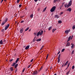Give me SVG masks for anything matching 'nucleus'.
<instances>
[{
    "label": "nucleus",
    "mask_w": 75,
    "mask_h": 75,
    "mask_svg": "<svg viewBox=\"0 0 75 75\" xmlns=\"http://www.w3.org/2000/svg\"><path fill=\"white\" fill-rule=\"evenodd\" d=\"M69 64H70L69 63L68 64V67H69Z\"/></svg>",
    "instance_id": "obj_51"
},
{
    "label": "nucleus",
    "mask_w": 75,
    "mask_h": 75,
    "mask_svg": "<svg viewBox=\"0 0 75 75\" xmlns=\"http://www.w3.org/2000/svg\"><path fill=\"white\" fill-rule=\"evenodd\" d=\"M19 58H17L15 62L16 64H17V62L18 61V60H19Z\"/></svg>",
    "instance_id": "obj_15"
},
{
    "label": "nucleus",
    "mask_w": 75,
    "mask_h": 75,
    "mask_svg": "<svg viewBox=\"0 0 75 75\" xmlns=\"http://www.w3.org/2000/svg\"><path fill=\"white\" fill-rule=\"evenodd\" d=\"M58 22L59 24H61V23H62V21H59Z\"/></svg>",
    "instance_id": "obj_26"
},
{
    "label": "nucleus",
    "mask_w": 75,
    "mask_h": 75,
    "mask_svg": "<svg viewBox=\"0 0 75 75\" xmlns=\"http://www.w3.org/2000/svg\"><path fill=\"white\" fill-rule=\"evenodd\" d=\"M29 29V27L26 30H25V31H27Z\"/></svg>",
    "instance_id": "obj_33"
},
{
    "label": "nucleus",
    "mask_w": 75,
    "mask_h": 75,
    "mask_svg": "<svg viewBox=\"0 0 75 75\" xmlns=\"http://www.w3.org/2000/svg\"><path fill=\"white\" fill-rule=\"evenodd\" d=\"M64 7H65L66 8H67H67H68V7H69V6H68V5H67V4H66L64 5Z\"/></svg>",
    "instance_id": "obj_10"
},
{
    "label": "nucleus",
    "mask_w": 75,
    "mask_h": 75,
    "mask_svg": "<svg viewBox=\"0 0 75 75\" xmlns=\"http://www.w3.org/2000/svg\"><path fill=\"white\" fill-rule=\"evenodd\" d=\"M41 38H40L38 39H37L36 40V41H41Z\"/></svg>",
    "instance_id": "obj_22"
},
{
    "label": "nucleus",
    "mask_w": 75,
    "mask_h": 75,
    "mask_svg": "<svg viewBox=\"0 0 75 75\" xmlns=\"http://www.w3.org/2000/svg\"><path fill=\"white\" fill-rule=\"evenodd\" d=\"M30 18H33V14H31L30 16Z\"/></svg>",
    "instance_id": "obj_27"
},
{
    "label": "nucleus",
    "mask_w": 75,
    "mask_h": 75,
    "mask_svg": "<svg viewBox=\"0 0 75 75\" xmlns=\"http://www.w3.org/2000/svg\"><path fill=\"white\" fill-rule=\"evenodd\" d=\"M71 45H72L71 46V48H73V47H74V45L72 43L71 44Z\"/></svg>",
    "instance_id": "obj_19"
},
{
    "label": "nucleus",
    "mask_w": 75,
    "mask_h": 75,
    "mask_svg": "<svg viewBox=\"0 0 75 75\" xmlns=\"http://www.w3.org/2000/svg\"><path fill=\"white\" fill-rule=\"evenodd\" d=\"M37 72H36V73H35V74H37Z\"/></svg>",
    "instance_id": "obj_64"
},
{
    "label": "nucleus",
    "mask_w": 75,
    "mask_h": 75,
    "mask_svg": "<svg viewBox=\"0 0 75 75\" xmlns=\"http://www.w3.org/2000/svg\"><path fill=\"white\" fill-rule=\"evenodd\" d=\"M44 47V46H43L41 48H40V50H41L42 49V48H43V47Z\"/></svg>",
    "instance_id": "obj_38"
},
{
    "label": "nucleus",
    "mask_w": 75,
    "mask_h": 75,
    "mask_svg": "<svg viewBox=\"0 0 75 75\" xmlns=\"http://www.w3.org/2000/svg\"><path fill=\"white\" fill-rule=\"evenodd\" d=\"M71 36H70L69 37L68 39V40L67 41H69L70 40H71Z\"/></svg>",
    "instance_id": "obj_17"
},
{
    "label": "nucleus",
    "mask_w": 75,
    "mask_h": 75,
    "mask_svg": "<svg viewBox=\"0 0 75 75\" xmlns=\"http://www.w3.org/2000/svg\"><path fill=\"white\" fill-rule=\"evenodd\" d=\"M74 50H73L71 53V54H72H72H74Z\"/></svg>",
    "instance_id": "obj_30"
},
{
    "label": "nucleus",
    "mask_w": 75,
    "mask_h": 75,
    "mask_svg": "<svg viewBox=\"0 0 75 75\" xmlns=\"http://www.w3.org/2000/svg\"><path fill=\"white\" fill-rule=\"evenodd\" d=\"M20 33L21 34L23 33V28L21 29L20 30Z\"/></svg>",
    "instance_id": "obj_12"
},
{
    "label": "nucleus",
    "mask_w": 75,
    "mask_h": 75,
    "mask_svg": "<svg viewBox=\"0 0 75 75\" xmlns=\"http://www.w3.org/2000/svg\"><path fill=\"white\" fill-rule=\"evenodd\" d=\"M47 70H48V69H46V71H47Z\"/></svg>",
    "instance_id": "obj_58"
},
{
    "label": "nucleus",
    "mask_w": 75,
    "mask_h": 75,
    "mask_svg": "<svg viewBox=\"0 0 75 75\" xmlns=\"http://www.w3.org/2000/svg\"><path fill=\"white\" fill-rule=\"evenodd\" d=\"M18 65V64H16L14 66L15 68H16L17 67Z\"/></svg>",
    "instance_id": "obj_18"
},
{
    "label": "nucleus",
    "mask_w": 75,
    "mask_h": 75,
    "mask_svg": "<svg viewBox=\"0 0 75 75\" xmlns=\"http://www.w3.org/2000/svg\"><path fill=\"white\" fill-rule=\"evenodd\" d=\"M59 62H60V59H58L57 62L58 63H59Z\"/></svg>",
    "instance_id": "obj_24"
},
{
    "label": "nucleus",
    "mask_w": 75,
    "mask_h": 75,
    "mask_svg": "<svg viewBox=\"0 0 75 75\" xmlns=\"http://www.w3.org/2000/svg\"><path fill=\"white\" fill-rule=\"evenodd\" d=\"M34 0L35 2H37V1H38V0Z\"/></svg>",
    "instance_id": "obj_48"
},
{
    "label": "nucleus",
    "mask_w": 75,
    "mask_h": 75,
    "mask_svg": "<svg viewBox=\"0 0 75 75\" xmlns=\"http://www.w3.org/2000/svg\"><path fill=\"white\" fill-rule=\"evenodd\" d=\"M25 9L26 10H27V9L26 8H25Z\"/></svg>",
    "instance_id": "obj_56"
},
{
    "label": "nucleus",
    "mask_w": 75,
    "mask_h": 75,
    "mask_svg": "<svg viewBox=\"0 0 75 75\" xmlns=\"http://www.w3.org/2000/svg\"><path fill=\"white\" fill-rule=\"evenodd\" d=\"M55 8H56V7L54 6L50 10L51 12H54L55 10Z\"/></svg>",
    "instance_id": "obj_3"
},
{
    "label": "nucleus",
    "mask_w": 75,
    "mask_h": 75,
    "mask_svg": "<svg viewBox=\"0 0 75 75\" xmlns=\"http://www.w3.org/2000/svg\"><path fill=\"white\" fill-rule=\"evenodd\" d=\"M56 30H57L56 28L53 29L52 31V33H54V31Z\"/></svg>",
    "instance_id": "obj_20"
},
{
    "label": "nucleus",
    "mask_w": 75,
    "mask_h": 75,
    "mask_svg": "<svg viewBox=\"0 0 75 75\" xmlns=\"http://www.w3.org/2000/svg\"><path fill=\"white\" fill-rule=\"evenodd\" d=\"M17 71V69H16V70H15V72H16V71Z\"/></svg>",
    "instance_id": "obj_53"
},
{
    "label": "nucleus",
    "mask_w": 75,
    "mask_h": 75,
    "mask_svg": "<svg viewBox=\"0 0 75 75\" xmlns=\"http://www.w3.org/2000/svg\"><path fill=\"white\" fill-rule=\"evenodd\" d=\"M61 6L60 7V9H61Z\"/></svg>",
    "instance_id": "obj_62"
},
{
    "label": "nucleus",
    "mask_w": 75,
    "mask_h": 75,
    "mask_svg": "<svg viewBox=\"0 0 75 75\" xmlns=\"http://www.w3.org/2000/svg\"><path fill=\"white\" fill-rule=\"evenodd\" d=\"M46 9H47V8L46 7L43 10V11H45L46 10Z\"/></svg>",
    "instance_id": "obj_32"
},
{
    "label": "nucleus",
    "mask_w": 75,
    "mask_h": 75,
    "mask_svg": "<svg viewBox=\"0 0 75 75\" xmlns=\"http://www.w3.org/2000/svg\"><path fill=\"white\" fill-rule=\"evenodd\" d=\"M75 28V25H73V26H72V29L73 30H74Z\"/></svg>",
    "instance_id": "obj_23"
},
{
    "label": "nucleus",
    "mask_w": 75,
    "mask_h": 75,
    "mask_svg": "<svg viewBox=\"0 0 75 75\" xmlns=\"http://www.w3.org/2000/svg\"><path fill=\"white\" fill-rule=\"evenodd\" d=\"M54 75H57V74H54Z\"/></svg>",
    "instance_id": "obj_57"
},
{
    "label": "nucleus",
    "mask_w": 75,
    "mask_h": 75,
    "mask_svg": "<svg viewBox=\"0 0 75 75\" xmlns=\"http://www.w3.org/2000/svg\"><path fill=\"white\" fill-rule=\"evenodd\" d=\"M72 1L71 0H70L68 4V6L70 7L72 5Z\"/></svg>",
    "instance_id": "obj_4"
},
{
    "label": "nucleus",
    "mask_w": 75,
    "mask_h": 75,
    "mask_svg": "<svg viewBox=\"0 0 75 75\" xmlns=\"http://www.w3.org/2000/svg\"><path fill=\"white\" fill-rule=\"evenodd\" d=\"M8 20V18H6V19L5 20V21H4L3 23H1V25H3L6 23Z\"/></svg>",
    "instance_id": "obj_2"
},
{
    "label": "nucleus",
    "mask_w": 75,
    "mask_h": 75,
    "mask_svg": "<svg viewBox=\"0 0 75 75\" xmlns=\"http://www.w3.org/2000/svg\"><path fill=\"white\" fill-rule=\"evenodd\" d=\"M16 63H15V62L13 63V64H12L11 65V66L12 67H14V65H16Z\"/></svg>",
    "instance_id": "obj_16"
},
{
    "label": "nucleus",
    "mask_w": 75,
    "mask_h": 75,
    "mask_svg": "<svg viewBox=\"0 0 75 75\" xmlns=\"http://www.w3.org/2000/svg\"><path fill=\"white\" fill-rule=\"evenodd\" d=\"M13 61V59H11V60H10L9 61L10 62H11V61Z\"/></svg>",
    "instance_id": "obj_41"
},
{
    "label": "nucleus",
    "mask_w": 75,
    "mask_h": 75,
    "mask_svg": "<svg viewBox=\"0 0 75 75\" xmlns=\"http://www.w3.org/2000/svg\"><path fill=\"white\" fill-rule=\"evenodd\" d=\"M60 57H61V54H59L58 57V59H60Z\"/></svg>",
    "instance_id": "obj_25"
},
{
    "label": "nucleus",
    "mask_w": 75,
    "mask_h": 75,
    "mask_svg": "<svg viewBox=\"0 0 75 75\" xmlns=\"http://www.w3.org/2000/svg\"><path fill=\"white\" fill-rule=\"evenodd\" d=\"M51 28H52V27H51V26L49 27L48 29L49 31H50V30H51Z\"/></svg>",
    "instance_id": "obj_28"
},
{
    "label": "nucleus",
    "mask_w": 75,
    "mask_h": 75,
    "mask_svg": "<svg viewBox=\"0 0 75 75\" xmlns=\"http://www.w3.org/2000/svg\"><path fill=\"white\" fill-rule=\"evenodd\" d=\"M74 68H75V66H73L72 67V69H74Z\"/></svg>",
    "instance_id": "obj_37"
},
{
    "label": "nucleus",
    "mask_w": 75,
    "mask_h": 75,
    "mask_svg": "<svg viewBox=\"0 0 75 75\" xmlns=\"http://www.w3.org/2000/svg\"><path fill=\"white\" fill-rule=\"evenodd\" d=\"M64 51H65V49H63L62 50V52H64Z\"/></svg>",
    "instance_id": "obj_35"
},
{
    "label": "nucleus",
    "mask_w": 75,
    "mask_h": 75,
    "mask_svg": "<svg viewBox=\"0 0 75 75\" xmlns=\"http://www.w3.org/2000/svg\"><path fill=\"white\" fill-rule=\"evenodd\" d=\"M38 11H40V9H38Z\"/></svg>",
    "instance_id": "obj_54"
},
{
    "label": "nucleus",
    "mask_w": 75,
    "mask_h": 75,
    "mask_svg": "<svg viewBox=\"0 0 75 75\" xmlns=\"http://www.w3.org/2000/svg\"><path fill=\"white\" fill-rule=\"evenodd\" d=\"M69 45H70V43L69 42H68L67 43L66 45V47H69Z\"/></svg>",
    "instance_id": "obj_11"
},
{
    "label": "nucleus",
    "mask_w": 75,
    "mask_h": 75,
    "mask_svg": "<svg viewBox=\"0 0 75 75\" xmlns=\"http://www.w3.org/2000/svg\"><path fill=\"white\" fill-rule=\"evenodd\" d=\"M50 69H52V67H50Z\"/></svg>",
    "instance_id": "obj_59"
},
{
    "label": "nucleus",
    "mask_w": 75,
    "mask_h": 75,
    "mask_svg": "<svg viewBox=\"0 0 75 75\" xmlns=\"http://www.w3.org/2000/svg\"><path fill=\"white\" fill-rule=\"evenodd\" d=\"M29 48H30V45H28L26 46L25 48V50H28V49H29Z\"/></svg>",
    "instance_id": "obj_8"
},
{
    "label": "nucleus",
    "mask_w": 75,
    "mask_h": 75,
    "mask_svg": "<svg viewBox=\"0 0 75 75\" xmlns=\"http://www.w3.org/2000/svg\"><path fill=\"white\" fill-rule=\"evenodd\" d=\"M37 33H34V34L35 35H37Z\"/></svg>",
    "instance_id": "obj_40"
},
{
    "label": "nucleus",
    "mask_w": 75,
    "mask_h": 75,
    "mask_svg": "<svg viewBox=\"0 0 75 75\" xmlns=\"http://www.w3.org/2000/svg\"><path fill=\"white\" fill-rule=\"evenodd\" d=\"M35 38H36V37H35L34 39Z\"/></svg>",
    "instance_id": "obj_63"
},
{
    "label": "nucleus",
    "mask_w": 75,
    "mask_h": 75,
    "mask_svg": "<svg viewBox=\"0 0 75 75\" xmlns=\"http://www.w3.org/2000/svg\"><path fill=\"white\" fill-rule=\"evenodd\" d=\"M29 31H31V29L29 30Z\"/></svg>",
    "instance_id": "obj_55"
},
{
    "label": "nucleus",
    "mask_w": 75,
    "mask_h": 75,
    "mask_svg": "<svg viewBox=\"0 0 75 75\" xmlns=\"http://www.w3.org/2000/svg\"><path fill=\"white\" fill-rule=\"evenodd\" d=\"M69 72H70V71H69L67 72L66 73V75H68V74H69Z\"/></svg>",
    "instance_id": "obj_29"
},
{
    "label": "nucleus",
    "mask_w": 75,
    "mask_h": 75,
    "mask_svg": "<svg viewBox=\"0 0 75 75\" xmlns=\"http://www.w3.org/2000/svg\"><path fill=\"white\" fill-rule=\"evenodd\" d=\"M59 53H60V51L59 52H58L57 53V54L58 55V54H59Z\"/></svg>",
    "instance_id": "obj_50"
},
{
    "label": "nucleus",
    "mask_w": 75,
    "mask_h": 75,
    "mask_svg": "<svg viewBox=\"0 0 75 75\" xmlns=\"http://www.w3.org/2000/svg\"><path fill=\"white\" fill-rule=\"evenodd\" d=\"M24 71H25V69H23V70L22 71V72H24Z\"/></svg>",
    "instance_id": "obj_46"
},
{
    "label": "nucleus",
    "mask_w": 75,
    "mask_h": 75,
    "mask_svg": "<svg viewBox=\"0 0 75 75\" xmlns=\"http://www.w3.org/2000/svg\"><path fill=\"white\" fill-rule=\"evenodd\" d=\"M31 64H30L29 65H28V68H30V67H31Z\"/></svg>",
    "instance_id": "obj_31"
},
{
    "label": "nucleus",
    "mask_w": 75,
    "mask_h": 75,
    "mask_svg": "<svg viewBox=\"0 0 75 75\" xmlns=\"http://www.w3.org/2000/svg\"><path fill=\"white\" fill-rule=\"evenodd\" d=\"M9 26H10V24H8L6 26L5 28V30H7L8 28L9 27Z\"/></svg>",
    "instance_id": "obj_6"
},
{
    "label": "nucleus",
    "mask_w": 75,
    "mask_h": 75,
    "mask_svg": "<svg viewBox=\"0 0 75 75\" xmlns=\"http://www.w3.org/2000/svg\"><path fill=\"white\" fill-rule=\"evenodd\" d=\"M63 13H64V12H61L60 14V16H61V15H62Z\"/></svg>",
    "instance_id": "obj_44"
},
{
    "label": "nucleus",
    "mask_w": 75,
    "mask_h": 75,
    "mask_svg": "<svg viewBox=\"0 0 75 75\" xmlns=\"http://www.w3.org/2000/svg\"><path fill=\"white\" fill-rule=\"evenodd\" d=\"M42 34H43V31H41V32L40 31L37 33V37H38L39 35L41 36Z\"/></svg>",
    "instance_id": "obj_1"
},
{
    "label": "nucleus",
    "mask_w": 75,
    "mask_h": 75,
    "mask_svg": "<svg viewBox=\"0 0 75 75\" xmlns=\"http://www.w3.org/2000/svg\"><path fill=\"white\" fill-rule=\"evenodd\" d=\"M4 31V29H3L2 30H1V31L2 32H3Z\"/></svg>",
    "instance_id": "obj_43"
},
{
    "label": "nucleus",
    "mask_w": 75,
    "mask_h": 75,
    "mask_svg": "<svg viewBox=\"0 0 75 75\" xmlns=\"http://www.w3.org/2000/svg\"><path fill=\"white\" fill-rule=\"evenodd\" d=\"M41 69H42V67L40 69V70H41Z\"/></svg>",
    "instance_id": "obj_61"
},
{
    "label": "nucleus",
    "mask_w": 75,
    "mask_h": 75,
    "mask_svg": "<svg viewBox=\"0 0 75 75\" xmlns=\"http://www.w3.org/2000/svg\"><path fill=\"white\" fill-rule=\"evenodd\" d=\"M6 0H4V1H5V2H6Z\"/></svg>",
    "instance_id": "obj_60"
},
{
    "label": "nucleus",
    "mask_w": 75,
    "mask_h": 75,
    "mask_svg": "<svg viewBox=\"0 0 75 75\" xmlns=\"http://www.w3.org/2000/svg\"><path fill=\"white\" fill-rule=\"evenodd\" d=\"M33 61V59H32V60L30 61L31 62H32Z\"/></svg>",
    "instance_id": "obj_49"
},
{
    "label": "nucleus",
    "mask_w": 75,
    "mask_h": 75,
    "mask_svg": "<svg viewBox=\"0 0 75 75\" xmlns=\"http://www.w3.org/2000/svg\"><path fill=\"white\" fill-rule=\"evenodd\" d=\"M72 38H73V36H72V37H71V40H72Z\"/></svg>",
    "instance_id": "obj_52"
},
{
    "label": "nucleus",
    "mask_w": 75,
    "mask_h": 75,
    "mask_svg": "<svg viewBox=\"0 0 75 75\" xmlns=\"http://www.w3.org/2000/svg\"><path fill=\"white\" fill-rule=\"evenodd\" d=\"M68 61L66 63H65V64H63L62 66L63 67L65 66H66V65H67V64H68Z\"/></svg>",
    "instance_id": "obj_7"
},
{
    "label": "nucleus",
    "mask_w": 75,
    "mask_h": 75,
    "mask_svg": "<svg viewBox=\"0 0 75 75\" xmlns=\"http://www.w3.org/2000/svg\"><path fill=\"white\" fill-rule=\"evenodd\" d=\"M21 4H20L19 5V8H21Z\"/></svg>",
    "instance_id": "obj_42"
},
{
    "label": "nucleus",
    "mask_w": 75,
    "mask_h": 75,
    "mask_svg": "<svg viewBox=\"0 0 75 75\" xmlns=\"http://www.w3.org/2000/svg\"><path fill=\"white\" fill-rule=\"evenodd\" d=\"M60 0H54V3H56V2H58V1H60Z\"/></svg>",
    "instance_id": "obj_9"
},
{
    "label": "nucleus",
    "mask_w": 75,
    "mask_h": 75,
    "mask_svg": "<svg viewBox=\"0 0 75 75\" xmlns=\"http://www.w3.org/2000/svg\"><path fill=\"white\" fill-rule=\"evenodd\" d=\"M24 22V21H22L21 22V23H23Z\"/></svg>",
    "instance_id": "obj_45"
},
{
    "label": "nucleus",
    "mask_w": 75,
    "mask_h": 75,
    "mask_svg": "<svg viewBox=\"0 0 75 75\" xmlns=\"http://www.w3.org/2000/svg\"><path fill=\"white\" fill-rule=\"evenodd\" d=\"M0 44L1 45L3 44V42L2 40H1L0 41Z\"/></svg>",
    "instance_id": "obj_13"
},
{
    "label": "nucleus",
    "mask_w": 75,
    "mask_h": 75,
    "mask_svg": "<svg viewBox=\"0 0 75 75\" xmlns=\"http://www.w3.org/2000/svg\"><path fill=\"white\" fill-rule=\"evenodd\" d=\"M55 18H59V17H58V16L57 15H56L55 16Z\"/></svg>",
    "instance_id": "obj_21"
},
{
    "label": "nucleus",
    "mask_w": 75,
    "mask_h": 75,
    "mask_svg": "<svg viewBox=\"0 0 75 75\" xmlns=\"http://www.w3.org/2000/svg\"><path fill=\"white\" fill-rule=\"evenodd\" d=\"M67 11H69V12H71V8H68L67 9Z\"/></svg>",
    "instance_id": "obj_14"
},
{
    "label": "nucleus",
    "mask_w": 75,
    "mask_h": 75,
    "mask_svg": "<svg viewBox=\"0 0 75 75\" xmlns=\"http://www.w3.org/2000/svg\"><path fill=\"white\" fill-rule=\"evenodd\" d=\"M70 29H69V30H65V33L66 34H68V33H69V32H70Z\"/></svg>",
    "instance_id": "obj_5"
},
{
    "label": "nucleus",
    "mask_w": 75,
    "mask_h": 75,
    "mask_svg": "<svg viewBox=\"0 0 75 75\" xmlns=\"http://www.w3.org/2000/svg\"><path fill=\"white\" fill-rule=\"evenodd\" d=\"M3 1H4V0H1V3H2V2H3Z\"/></svg>",
    "instance_id": "obj_47"
},
{
    "label": "nucleus",
    "mask_w": 75,
    "mask_h": 75,
    "mask_svg": "<svg viewBox=\"0 0 75 75\" xmlns=\"http://www.w3.org/2000/svg\"><path fill=\"white\" fill-rule=\"evenodd\" d=\"M20 0H17V3H19V2H20Z\"/></svg>",
    "instance_id": "obj_39"
},
{
    "label": "nucleus",
    "mask_w": 75,
    "mask_h": 75,
    "mask_svg": "<svg viewBox=\"0 0 75 75\" xmlns=\"http://www.w3.org/2000/svg\"><path fill=\"white\" fill-rule=\"evenodd\" d=\"M10 69L12 71H13V68L12 67H11L10 68Z\"/></svg>",
    "instance_id": "obj_34"
},
{
    "label": "nucleus",
    "mask_w": 75,
    "mask_h": 75,
    "mask_svg": "<svg viewBox=\"0 0 75 75\" xmlns=\"http://www.w3.org/2000/svg\"><path fill=\"white\" fill-rule=\"evenodd\" d=\"M49 54H48L46 56V59H48V55H49Z\"/></svg>",
    "instance_id": "obj_36"
}]
</instances>
